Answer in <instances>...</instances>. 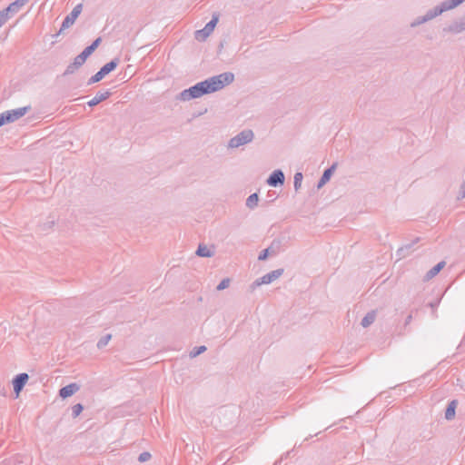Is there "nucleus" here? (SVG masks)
Instances as JSON below:
<instances>
[{
    "instance_id": "nucleus-6",
    "label": "nucleus",
    "mask_w": 465,
    "mask_h": 465,
    "mask_svg": "<svg viewBox=\"0 0 465 465\" xmlns=\"http://www.w3.org/2000/svg\"><path fill=\"white\" fill-rule=\"evenodd\" d=\"M218 22V17L217 16H213L207 24L206 25L204 26V28L201 29V30H197L195 32V38L198 40V41H204L209 35L213 31L216 24Z\"/></svg>"
},
{
    "instance_id": "nucleus-3",
    "label": "nucleus",
    "mask_w": 465,
    "mask_h": 465,
    "mask_svg": "<svg viewBox=\"0 0 465 465\" xmlns=\"http://www.w3.org/2000/svg\"><path fill=\"white\" fill-rule=\"evenodd\" d=\"M26 4L25 0H15L11 3L6 8L0 11V16L2 15V20L5 24L7 20L19 12V10Z\"/></svg>"
},
{
    "instance_id": "nucleus-25",
    "label": "nucleus",
    "mask_w": 465,
    "mask_h": 465,
    "mask_svg": "<svg viewBox=\"0 0 465 465\" xmlns=\"http://www.w3.org/2000/svg\"><path fill=\"white\" fill-rule=\"evenodd\" d=\"M94 48L90 46L85 47L83 52L79 54L84 61L94 53Z\"/></svg>"
},
{
    "instance_id": "nucleus-20",
    "label": "nucleus",
    "mask_w": 465,
    "mask_h": 465,
    "mask_svg": "<svg viewBox=\"0 0 465 465\" xmlns=\"http://www.w3.org/2000/svg\"><path fill=\"white\" fill-rule=\"evenodd\" d=\"M206 350H207V348H206V346H204V345L198 346V347H194V348H193V350L190 351L189 356H190L191 358H195V357H197L198 355H200L201 353L204 352Z\"/></svg>"
},
{
    "instance_id": "nucleus-10",
    "label": "nucleus",
    "mask_w": 465,
    "mask_h": 465,
    "mask_svg": "<svg viewBox=\"0 0 465 465\" xmlns=\"http://www.w3.org/2000/svg\"><path fill=\"white\" fill-rule=\"evenodd\" d=\"M111 95V92L109 90L104 92H98L94 98L87 102V104L90 107H94L100 104L101 102L108 99Z\"/></svg>"
},
{
    "instance_id": "nucleus-36",
    "label": "nucleus",
    "mask_w": 465,
    "mask_h": 465,
    "mask_svg": "<svg viewBox=\"0 0 465 465\" xmlns=\"http://www.w3.org/2000/svg\"><path fill=\"white\" fill-rule=\"evenodd\" d=\"M14 378H29V375L26 372H22V373L16 374Z\"/></svg>"
},
{
    "instance_id": "nucleus-23",
    "label": "nucleus",
    "mask_w": 465,
    "mask_h": 465,
    "mask_svg": "<svg viewBox=\"0 0 465 465\" xmlns=\"http://www.w3.org/2000/svg\"><path fill=\"white\" fill-rule=\"evenodd\" d=\"M84 407L81 403H77L72 407V416L76 418L83 411Z\"/></svg>"
},
{
    "instance_id": "nucleus-17",
    "label": "nucleus",
    "mask_w": 465,
    "mask_h": 465,
    "mask_svg": "<svg viewBox=\"0 0 465 465\" xmlns=\"http://www.w3.org/2000/svg\"><path fill=\"white\" fill-rule=\"evenodd\" d=\"M196 254L200 257H212L213 252H212L206 245L200 244L197 248Z\"/></svg>"
},
{
    "instance_id": "nucleus-13",
    "label": "nucleus",
    "mask_w": 465,
    "mask_h": 465,
    "mask_svg": "<svg viewBox=\"0 0 465 465\" xmlns=\"http://www.w3.org/2000/svg\"><path fill=\"white\" fill-rule=\"evenodd\" d=\"M446 262L444 261L440 262L435 266H433L430 270H429L425 276V281H430L434 278L445 266Z\"/></svg>"
},
{
    "instance_id": "nucleus-34",
    "label": "nucleus",
    "mask_w": 465,
    "mask_h": 465,
    "mask_svg": "<svg viewBox=\"0 0 465 465\" xmlns=\"http://www.w3.org/2000/svg\"><path fill=\"white\" fill-rule=\"evenodd\" d=\"M459 198H461V199L465 198V181L463 182V183L460 186V192Z\"/></svg>"
},
{
    "instance_id": "nucleus-4",
    "label": "nucleus",
    "mask_w": 465,
    "mask_h": 465,
    "mask_svg": "<svg viewBox=\"0 0 465 465\" xmlns=\"http://www.w3.org/2000/svg\"><path fill=\"white\" fill-rule=\"evenodd\" d=\"M81 12H82V5L79 4V5H75L73 8V10L71 11V13L64 17L59 32L55 35H60L63 31L71 27L74 24L76 18L79 16Z\"/></svg>"
},
{
    "instance_id": "nucleus-37",
    "label": "nucleus",
    "mask_w": 465,
    "mask_h": 465,
    "mask_svg": "<svg viewBox=\"0 0 465 465\" xmlns=\"http://www.w3.org/2000/svg\"><path fill=\"white\" fill-rule=\"evenodd\" d=\"M439 303H440V300H438V301H436V302H430V307L432 308V310L434 311V310L437 308V306L439 305Z\"/></svg>"
},
{
    "instance_id": "nucleus-5",
    "label": "nucleus",
    "mask_w": 465,
    "mask_h": 465,
    "mask_svg": "<svg viewBox=\"0 0 465 465\" xmlns=\"http://www.w3.org/2000/svg\"><path fill=\"white\" fill-rule=\"evenodd\" d=\"M283 273V269H277L274 271H272L266 274H264L262 277L258 278L253 282L252 288L261 286L262 284H269L278 279L280 276H282Z\"/></svg>"
},
{
    "instance_id": "nucleus-30",
    "label": "nucleus",
    "mask_w": 465,
    "mask_h": 465,
    "mask_svg": "<svg viewBox=\"0 0 465 465\" xmlns=\"http://www.w3.org/2000/svg\"><path fill=\"white\" fill-rule=\"evenodd\" d=\"M9 114H6L5 112L0 114V126H3L5 124H9Z\"/></svg>"
},
{
    "instance_id": "nucleus-39",
    "label": "nucleus",
    "mask_w": 465,
    "mask_h": 465,
    "mask_svg": "<svg viewBox=\"0 0 465 465\" xmlns=\"http://www.w3.org/2000/svg\"><path fill=\"white\" fill-rule=\"evenodd\" d=\"M0 18H2V15L0 16ZM5 25V23L3 22V20H2V19H0V27H1L2 25Z\"/></svg>"
},
{
    "instance_id": "nucleus-9",
    "label": "nucleus",
    "mask_w": 465,
    "mask_h": 465,
    "mask_svg": "<svg viewBox=\"0 0 465 465\" xmlns=\"http://www.w3.org/2000/svg\"><path fill=\"white\" fill-rule=\"evenodd\" d=\"M29 106L20 107L14 110L5 111L6 114H9V123H13L22 116H24L29 110Z\"/></svg>"
},
{
    "instance_id": "nucleus-1",
    "label": "nucleus",
    "mask_w": 465,
    "mask_h": 465,
    "mask_svg": "<svg viewBox=\"0 0 465 465\" xmlns=\"http://www.w3.org/2000/svg\"><path fill=\"white\" fill-rule=\"evenodd\" d=\"M234 81V74L231 72H225L218 75L207 78L204 81L197 83L188 89L182 91L178 99L181 101H190L192 99L199 98L204 94L217 92L223 89L225 85L232 84Z\"/></svg>"
},
{
    "instance_id": "nucleus-40",
    "label": "nucleus",
    "mask_w": 465,
    "mask_h": 465,
    "mask_svg": "<svg viewBox=\"0 0 465 465\" xmlns=\"http://www.w3.org/2000/svg\"><path fill=\"white\" fill-rule=\"evenodd\" d=\"M25 1H26V3H27L29 0H25Z\"/></svg>"
},
{
    "instance_id": "nucleus-15",
    "label": "nucleus",
    "mask_w": 465,
    "mask_h": 465,
    "mask_svg": "<svg viewBox=\"0 0 465 465\" xmlns=\"http://www.w3.org/2000/svg\"><path fill=\"white\" fill-rule=\"evenodd\" d=\"M376 319V311L369 312L361 320V325L363 328H367L371 325Z\"/></svg>"
},
{
    "instance_id": "nucleus-24",
    "label": "nucleus",
    "mask_w": 465,
    "mask_h": 465,
    "mask_svg": "<svg viewBox=\"0 0 465 465\" xmlns=\"http://www.w3.org/2000/svg\"><path fill=\"white\" fill-rule=\"evenodd\" d=\"M111 337H112V336H111V334H107V335H105V336L102 337V338L98 341V342H97V347H98L99 349H101V348H103V347L106 346V345H107V343L109 342V341L111 340Z\"/></svg>"
},
{
    "instance_id": "nucleus-8",
    "label": "nucleus",
    "mask_w": 465,
    "mask_h": 465,
    "mask_svg": "<svg viewBox=\"0 0 465 465\" xmlns=\"http://www.w3.org/2000/svg\"><path fill=\"white\" fill-rule=\"evenodd\" d=\"M79 389H80L79 384H77L75 382L70 383L67 386H64L62 389H60L59 396L63 399H66V398L72 396L73 394H74L76 391H78Z\"/></svg>"
},
{
    "instance_id": "nucleus-11",
    "label": "nucleus",
    "mask_w": 465,
    "mask_h": 465,
    "mask_svg": "<svg viewBox=\"0 0 465 465\" xmlns=\"http://www.w3.org/2000/svg\"><path fill=\"white\" fill-rule=\"evenodd\" d=\"M448 32L459 34L465 31V15L459 20L452 23L448 28Z\"/></svg>"
},
{
    "instance_id": "nucleus-35",
    "label": "nucleus",
    "mask_w": 465,
    "mask_h": 465,
    "mask_svg": "<svg viewBox=\"0 0 465 465\" xmlns=\"http://www.w3.org/2000/svg\"><path fill=\"white\" fill-rule=\"evenodd\" d=\"M457 386L465 391V380H457Z\"/></svg>"
},
{
    "instance_id": "nucleus-31",
    "label": "nucleus",
    "mask_w": 465,
    "mask_h": 465,
    "mask_svg": "<svg viewBox=\"0 0 465 465\" xmlns=\"http://www.w3.org/2000/svg\"><path fill=\"white\" fill-rule=\"evenodd\" d=\"M270 249L271 247L267 248V249H264L263 251H262L258 256V259L260 261H264L267 259L268 255H269V252H270Z\"/></svg>"
},
{
    "instance_id": "nucleus-26",
    "label": "nucleus",
    "mask_w": 465,
    "mask_h": 465,
    "mask_svg": "<svg viewBox=\"0 0 465 465\" xmlns=\"http://www.w3.org/2000/svg\"><path fill=\"white\" fill-rule=\"evenodd\" d=\"M230 282H231V281H230V279H229V278H224V279H223V280L221 281V282L217 285L216 290H217V291H223V290H224V289L228 288V287H229V285H230Z\"/></svg>"
},
{
    "instance_id": "nucleus-19",
    "label": "nucleus",
    "mask_w": 465,
    "mask_h": 465,
    "mask_svg": "<svg viewBox=\"0 0 465 465\" xmlns=\"http://www.w3.org/2000/svg\"><path fill=\"white\" fill-rule=\"evenodd\" d=\"M259 202V195L258 193H252L247 199H246V206L250 209H254L258 205Z\"/></svg>"
},
{
    "instance_id": "nucleus-27",
    "label": "nucleus",
    "mask_w": 465,
    "mask_h": 465,
    "mask_svg": "<svg viewBox=\"0 0 465 465\" xmlns=\"http://www.w3.org/2000/svg\"><path fill=\"white\" fill-rule=\"evenodd\" d=\"M77 70L78 68L76 67V65L74 63H71L70 64H68L65 71L64 72V75L73 74Z\"/></svg>"
},
{
    "instance_id": "nucleus-29",
    "label": "nucleus",
    "mask_w": 465,
    "mask_h": 465,
    "mask_svg": "<svg viewBox=\"0 0 465 465\" xmlns=\"http://www.w3.org/2000/svg\"><path fill=\"white\" fill-rule=\"evenodd\" d=\"M411 248V244H407L404 247L400 248L397 251V253H398L399 256L404 257L406 255L405 252H408Z\"/></svg>"
},
{
    "instance_id": "nucleus-22",
    "label": "nucleus",
    "mask_w": 465,
    "mask_h": 465,
    "mask_svg": "<svg viewBox=\"0 0 465 465\" xmlns=\"http://www.w3.org/2000/svg\"><path fill=\"white\" fill-rule=\"evenodd\" d=\"M302 181V173H296L293 177V185L295 191H298L301 188Z\"/></svg>"
},
{
    "instance_id": "nucleus-16",
    "label": "nucleus",
    "mask_w": 465,
    "mask_h": 465,
    "mask_svg": "<svg viewBox=\"0 0 465 465\" xmlns=\"http://www.w3.org/2000/svg\"><path fill=\"white\" fill-rule=\"evenodd\" d=\"M118 63H119V59L114 58V59L111 60L109 63L105 64L103 67H101L100 71L104 75H106L117 67Z\"/></svg>"
},
{
    "instance_id": "nucleus-12",
    "label": "nucleus",
    "mask_w": 465,
    "mask_h": 465,
    "mask_svg": "<svg viewBox=\"0 0 465 465\" xmlns=\"http://www.w3.org/2000/svg\"><path fill=\"white\" fill-rule=\"evenodd\" d=\"M335 168H336V164L334 163L323 172V173H322V177L320 178L318 184H317L318 189L322 188L327 182H329Z\"/></svg>"
},
{
    "instance_id": "nucleus-38",
    "label": "nucleus",
    "mask_w": 465,
    "mask_h": 465,
    "mask_svg": "<svg viewBox=\"0 0 465 465\" xmlns=\"http://www.w3.org/2000/svg\"><path fill=\"white\" fill-rule=\"evenodd\" d=\"M412 320V316L410 314L407 316L406 320H405V324H409Z\"/></svg>"
},
{
    "instance_id": "nucleus-18",
    "label": "nucleus",
    "mask_w": 465,
    "mask_h": 465,
    "mask_svg": "<svg viewBox=\"0 0 465 465\" xmlns=\"http://www.w3.org/2000/svg\"><path fill=\"white\" fill-rule=\"evenodd\" d=\"M28 380H13L15 398H18L20 391L24 389Z\"/></svg>"
},
{
    "instance_id": "nucleus-32",
    "label": "nucleus",
    "mask_w": 465,
    "mask_h": 465,
    "mask_svg": "<svg viewBox=\"0 0 465 465\" xmlns=\"http://www.w3.org/2000/svg\"><path fill=\"white\" fill-rule=\"evenodd\" d=\"M73 63L76 65V67L79 69L85 61L78 54L73 61Z\"/></svg>"
},
{
    "instance_id": "nucleus-28",
    "label": "nucleus",
    "mask_w": 465,
    "mask_h": 465,
    "mask_svg": "<svg viewBox=\"0 0 465 465\" xmlns=\"http://www.w3.org/2000/svg\"><path fill=\"white\" fill-rule=\"evenodd\" d=\"M151 457H152V456H151V453H150V452H148V451H143V452H142V453L139 455V457H138V460H139L140 462H145V461L149 460L151 459Z\"/></svg>"
},
{
    "instance_id": "nucleus-2",
    "label": "nucleus",
    "mask_w": 465,
    "mask_h": 465,
    "mask_svg": "<svg viewBox=\"0 0 465 465\" xmlns=\"http://www.w3.org/2000/svg\"><path fill=\"white\" fill-rule=\"evenodd\" d=\"M254 139V133L251 129H244L232 137L227 144L228 149H237L252 143Z\"/></svg>"
},
{
    "instance_id": "nucleus-14",
    "label": "nucleus",
    "mask_w": 465,
    "mask_h": 465,
    "mask_svg": "<svg viewBox=\"0 0 465 465\" xmlns=\"http://www.w3.org/2000/svg\"><path fill=\"white\" fill-rule=\"evenodd\" d=\"M457 405H458V401L456 400H452L449 403V405H448V407H447V409L445 411V419L447 420H451L452 419H454V417H455V410L457 408Z\"/></svg>"
},
{
    "instance_id": "nucleus-21",
    "label": "nucleus",
    "mask_w": 465,
    "mask_h": 465,
    "mask_svg": "<svg viewBox=\"0 0 465 465\" xmlns=\"http://www.w3.org/2000/svg\"><path fill=\"white\" fill-rule=\"evenodd\" d=\"M105 75L99 70L95 74H94L93 76H91L89 79H88V82L87 84L90 85V84H95V83H98L100 82Z\"/></svg>"
},
{
    "instance_id": "nucleus-7",
    "label": "nucleus",
    "mask_w": 465,
    "mask_h": 465,
    "mask_svg": "<svg viewBox=\"0 0 465 465\" xmlns=\"http://www.w3.org/2000/svg\"><path fill=\"white\" fill-rule=\"evenodd\" d=\"M284 173L282 170H274L267 179V183L270 186L277 187L284 183Z\"/></svg>"
},
{
    "instance_id": "nucleus-33",
    "label": "nucleus",
    "mask_w": 465,
    "mask_h": 465,
    "mask_svg": "<svg viewBox=\"0 0 465 465\" xmlns=\"http://www.w3.org/2000/svg\"><path fill=\"white\" fill-rule=\"evenodd\" d=\"M100 42H101V38H97L89 46L91 48H94V51L98 47Z\"/></svg>"
}]
</instances>
